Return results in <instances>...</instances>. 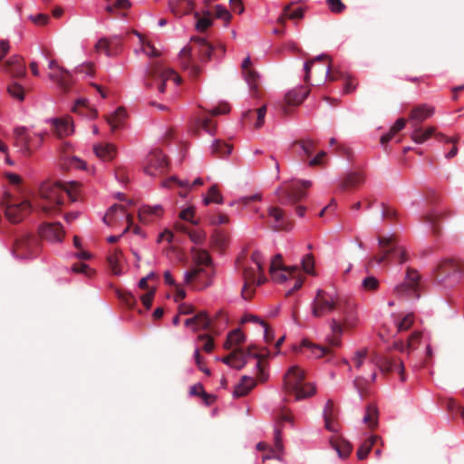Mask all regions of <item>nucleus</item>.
I'll return each mask as SVG.
<instances>
[{"label": "nucleus", "mask_w": 464, "mask_h": 464, "mask_svg": "<svg viewBox=\"0 0 464 464\" xmlns=\"http://www.w3.org/2000/svg\"><path fill=\"white\" fill-rule=\"evenodd\" d=\"M245 342V334L240 329H236L229 333L224 343V348L231 349L233 346L239 345Z\"/></svg>", "instance_id": "obj_44"}, {"label": "nucleus", "mask_w": 464, "mask_h": 464, "mask_svg": "<svg viewBox=\"0 0 464 464\" xmlns=\"http://www.w3.org/2000/svg\"><path fill=\"white\" fill-rule=\"evenodd\" d=\"M303 14L304 12L302 8H296L295 10L291 11L290 5H286L284 8L283 14L278 18V23L284 24L286 18L300 19L303 17Z\"/></svg>", "instance_id": "obj_55"}, {"label": "nucleus", "mask_w": 464, "mask_h": 464, "mask_svg": "<svg viewBox=\"0 0 464 464\" xmlns=\"http://www.w3.org/2000/svg\"><path fill=\"white\" fill-rule=\"evenodd\" d=\"M250 259L256 267L248 265L243 266L244 285L241 295L246 300L253 296L256 285H260L266 281V277L264 275V257L260 251L255 250L251 254Z\"/></svg>", "instance_id": "obj_4"}, {"label": "nucleus", "mask_w": 464, "mask_h": 464, "mask_svg": "<svg viewBox=\"0 0 464 464\" xmlns=\"http://www.w3.org/2000/svg\"><path fill=\"white\" fill-rule=\"evenodd\" d=\"M126 116L124 108L119 107L111 115L107 117V121L114 130L119 128Z\"/></svg>", "instance_id": "obj_50"}, {"label": "nucleus", "mask_w": 464, "mask_h": 464, "mask_svg": "<svg viewBox=\"0 0 464 464\" xmlns=\"http://www.w3.org/2000/svg\"><path fill=\"white\" fill-rule=\"evenodd\" d=\"M121 45L122 36L115 34L100 39L95 45V49L97 52H103L107 56H116L120 53Z\"/></svg>", "instance_id": "obj_18"}, {"label": "nucleus", "mask_w": 464, "mask_h": 464, "mask_svg": "<svg viewBox=\"0 0 464 464\" xmlns=\"http://www.w3.org/2000/svg\"><path fill=\"white\" fill-rule=\"evenodd\" d=\"M294 145H299L304 155L309 158L315 150V141L313 140H299L294 142Z\"/></svg>", "instance_id": "obj_57"}, {"label": "nucleus", "mask_w": 464, "mask_h": 464, "mask_svg": "<svg viewBox=\"0 0 464 464\" xmlns=\"http://www.w3.org/2000/svg\"><path fill=\"white\" fill-rule=\"evenodd\" d=\"M363 421L366 423L369 428L374 429L378 423V410L373 405H368L366 408V412L363 417Z\"/></svg>", "instance_id": "obj_51"}, {"label": "nucleus", "mask_w": 464, "mask_h": 464, "mask_svg": "<svg viewBox=\"0 0 464 464\" xmlns=\"http://www.w3.org/2000/svg\"><path fill=\"white\" fill-rule=\"evenodd\" d=\"M250 347H251V353L246 355L244 358V360H242L241 357L238 356L236 360L233 361L231 367H233L237 370H241L247 362L248 358H250V357L256 358V359H257V361L256 362V378L258 379L259 382H264L266 380L267 374L265 372L264 362L261 359L262 355L258 353L253 352V350L255 349L254 346H250Z\"/></svg>", "instance_id": "obj_19"}, {"label": "nucleus", "mask_w": 464, "mask_h": 464, "mask_svg": "<svg viewBox=\"0 0 464 464\" xmlns=\"http://www.w3.org/2000/svg\"><path fill=\"white\" fill-rule=\"evenodd\" d=\"M381 440L378 436H372L366 439L359 447L357 450V458L361 460L364 459L369 452L371 451L373 445L377 442V440Z\"/></svg>", "instance_id": "obj_46"}, {"label": "nucleus", "mask_w": 464, "mask_h": 464, "mask_svg": "<svg viewBox=\"0 0 464 464\" xmlns=\"http://www.w3.org/2000/svg\"><path fill=\"white\" fill-rule=\"evenodd\" d=\"M311 186L309 180H293L278 188L276 193L282 204H295L306 196L305 189Z\"/></svg>", "instance_id": "obj_9"}, {"label": "nucleus", "mask_w": 464, "mask_h": 464, "mask_svg": "<svg viewBox=\"0 0 464 464\" xmlns=\"http://www.w3.org/2000/svg\"><path fill=\"white\" fill-rule=\"evenodd\" d=\"M305 373L297 365L288 369L284 375V391L286 394H294L295 401L313 396L316 388L314 383L304 382Z\"/></svg>", "instance_id": "obj_3"}, {"label": "nucleus", "mask_w": 464, "mask_h": 464, "mask_svg": "<svg viewBox=\"0 0 464 464\" xmlns=\"http://www.w3.org/2000/svg\"><path fill=\"white\" fill-rule=\"evenodd\" d=\"M316 61H326L325 68L322 72L325 73V75L329 79V81L335 82L338 79L345 78V76L341 72L333 71L332 64H331V59L327 55L322 54V55H319L304 63V72L305 73H304V80L305 82H309L311 67L314 64V63Z\"/></svg>", "instance_id": "obj_15"}, {"label": "nucleus", "mask_w": 464, "mask_h": 464, "mask_svg": "<svg viewBox=\"0 0 464 464\" xmlns=\"http://www.w3.org/2000/svg\"><path fill=\"white\" fill-rule=\"evenodd\" d=\"M212 321L208 317L206 312H200L194 315L193 317L188 318L185 321V325L187 327H190L194 332L198 330L208 329Z\"/></svg>", "instance_id": "obj_27"}, {"label": "nucleus", "mask_w": 464, "mask_h": 464, "mask_svg": "<svg viewBox=\"0 0 464 464\" xmlns=\"http://www.w3.org/2000/svg\"><path fill=\"white\" fill-rule=\"evenodd\" d=\"M266 113V105L256 110H247L242 115V121L245 125L252 126L254 129H260L265 122Z\"/></svg>", "instance_id": "obj_23"}, {"label": "nucleus", "mask_w": 464, "mask_h": 464, "mask_svg": "<svg viewBox=\"0 0 464 464\" xmlns=\"http://www.w3.org/2000/svg\"><path fill=\"white\" fill-rule=\"evenodd\" d=\"M172 79L179 84L181 78L170 68H166L160 62H151L148 64L144 75V86L151 89L157 83L160 93H164L167 81Z\"/></svg>", "instance_id": "obj_5"}, {"label": "nucleus", "mask_w": 464, "mask_h": 464, "mask_svg": "<svg viewBox=\"0 0 464 464\" xmlns=\"http://www.w3.org/2000/svg\"><path fill=\"white\" fill-rule=\"evenodd\" d=\"M93 151L103 161L113 160L117 154L116 147L111 143H98L93 146Z\"/></svg>", "instance_id": "obj_31"}, {"label": "nucleus", "mask_w": 464, "mask_h": 464, "mask_svg": "<svg viewBox=\"0 0 464 464\" xmlns=\"http://www.w3.org/2000/svg\"><path fill=\"white\" fill-rule=\"evenodd\" d=\"M363 182L364 177L362 173L351 172L343 177L339 183L338 188L341 191H346L356 188L357 186L362 184Z\"/></svg>", "instance_id": "obj_30"}, {"label": "nucleus", "mask_w": 464, "mask_h": 464, "mask_svg": "<svg viewBox=\"0 0 464 464\" xmlns=\"http://www.w3.org/2000/svg\"><path fill=\"white\" fill-rule=\"evenodd\" d=\"M194 266L184 275L185 284L195 290H203L212 284L213 274L207 268L213 266L209 253L205 249L191 248Z\"/></svg>", "instance_id": "obj_2"}, {"label": "nucleus", "mask_w": 464, "mask_h": 464, "mask_svg": "<svg viewBox=\"0 0 464 464\" xmlns=\"http://www.w3.org/2000/svg\"><path fill=\"white\" fill-rule=\"evenodd\" d=\"M139 36L140 44H142V51L150 57L160 56V52L157 50L149 41H146L144 37L138 32H134Z\"/></svg>", "instance_id": "obj_56"}, {"label": "nucleus", "mask_w": 464, "mask_h": 464, "mask_svg": "<svg viewBox=\"0 0 464 464\" xmlns=\"http://www.w3.org/2000/svg\"><path fill=\"white\" fill-rule=\"evenodd\" d=\"M49 78L52 81H54L61 89L63 91H68L72 84V75L71 72L65 68H58V70H54L49 73Z\"/></svg>", "instance_id": "obj_29"}, {"label": "nucleus", "mask_w": 464, "mask_h": 464, "mask_svg": "<svg viewBox=\"0 0 464 464\" xmlns=\"http://www.w3.org/2000/svg\"><path fill=\"white\" fill-rule=\"evenodd\" d=\"M118 213L121 215V218H125L128 222V226L123 231V233H126L130 229V227L132 225V218L129 214H127L124 207L117 204L112 205L103 217V221L109 226L113 225L114 217Z\"/></svg>", "instance_id": "obj_25"}, {"label": "nucleus", "mask_w": 464, "mask_h": 464, "mask_svg": "<svg viewBox=\"0 0 464 464\" xmlns=\"http://www.w3.org/2000/svg\"><path fill=\"white\" fill-rule=\"evenodd\" d=\"M434 113V107L429 106L427 104H421L414 107L411 111L410 120L412 121H416L417 123H420L426 119L432 116Z\"/></svg>", "instance_id": "obj_33"}, {"label": "nucleus", "mask_w": 464, "mask_h": 464, "mask_svg": "<svg viewBox=\"0 0 464 464\" xmlns=\"http://www.w3.org/2000/svg\"><path fill=\"white\" fill-rule=\"evenodd\" d=\"M193 2L190 0H169V7L176 16H182L193 9Z\"/></svg>", "instance_id": "obj_35"}, {"label": "nucleus", "mask_w": 464, "mask_h": 464, "mask_svg": "<svg viewBox=\"0 0 464 464\" xmlns=\"http://www.w3.org/2000/svg\"><path fill=\"white\" fill-rule=\"evenodd\" d=\"M39 244L37 237L28 233H21L14 239L13 255L20 259L33 258L39 252Z\"/></svg>", "instance_id": "obj_8"}, {"label": "nucleus", "mask_w": 464, "mask_h": 464, "mask_svg": "<svg viewBox=\"0 0 464 464\" xmlns=\"http://www.w3.org/2000/svg\"><path fill=\"white\" fill-rule=\"evenodd\" d=\"M343 301L336 295L319 289L311 304L312 314L314 317H323L334 310L338 311Z\"/></svg>", "instance_id": "obj_6"}, {"label": "nucleus", "mask_w": 464, "mask_h": 464, "mask_svg": "<svg viewBox=\"0 0 464 464\" xmlns=\"http://www.w3.org/2000/svg\"><path fill=\"white\" fill-rule=\"evenodd\" d=\"M256 386V382L252 377L244 375L241 378L240 382L236 386L234 390L235 397H242L246 395L254 387Z\"/></svg>", "instance_id": "obj_41"}, {"label": "nucleus", "mask_w": 464, "mask_h": 464, "mask_svg": "<svg viewBox=\"0 0 464 464\" xmlns=\"http://www.w3.org/2000/svg\"><path fill=\"white\" fill-rule=\"evenodd\" d=\"M54 131L59 137L68 136L73 132L72 119L67 117L53 121Z\"/></svg>", "instance_id": "obj_39"}, {"label": "nucleus", "mask_w": 464, "mask_h": 464, "mask_svg": "<svg viewBox=\"0 0 464 464\" xmlns=\"http://www.w3.org/2000/svg\"><path fill=\"white\" fill-rule=\"evenodd\" d=\"M121 256V251L118 249H114V251L111 254H110L107 257L110 269L114 275H120L121 273V270L119 266Z\"/></svg>", "instance_id": "obj_53"}, {"label": "nucleus", "mask_w": 464, "mask_h": 464, "mask_svg": "<svg viewBox=\"0 0 464 464\" xmlns=\"http://www.w3.org/2000/svg\"><path fill=\"white\" fill-rule=\"evenodd\" d=\"M269 272L274 281L283 283L290 277H295V275L299 273V267L297 266H283L282 268L275 270V264H273L270 266Z\"/></svg>", "instance_id": "obj_24"}, {"label": "nucleus", "mask_w": 464, "mask_h": 464, "mask_svg": "<svg viewBox=\"0 0 464 464\" xmlns=\"http://www.w3.org/2000/svg\"><path fill=\"white\" fill-rule=\"evenodd\" d=\"M87 100L82 99L76 102L73 111L82 114L86 117L95 118L98 114L95 109H92L87 104Z\"/></svg>", "instance_id": "obj_49"}, {"label": "nucleus", "mask_w": 464, "mask_h": 464, "mask_svg": "<svg viewBox=\"0 0 464 464\" xmlns=\"http://www.w3.org/2000/svg\"><path fill=\"white\" fill-rule=\"evenodd\" d=\"M314 256L312 254L305 255L302 259L303 270L307 274L314 275Z\"/></svg>", "instance_id": "obj_60"}, {"label": "nucleus", "mask_w": 464, "mask_h": 464, "mask_svg": "<svg viewBox=\"0 0 464 464\" xmlns=\"http://www.w3.org/2000/svg\"><path fill=\"white\" fill-rule=\"evenodd\" d=\"M232 150V146L217 140L211 146V152L217 158H223L229 155Z\"/></svg>", "instance_id": "obj_48"}, {"label": "nucleus", "mask_w": 464, "mask_h": 464, "mask_svg": "<svg viewBox=\"0 0 464 464\" xmlns=\"http://www.w3.org/2000/svg\"><path fill=\"white\" fill-rule=\"evenodd\" d=\"M241 72L245 81L246 82L250 88L251 92L253 93V95L256 96L259 74L254 69L252 61L249 56L244 59L241 64Z\"/></svg>", "instance_id": "obj_21"}, {"label": "nucleus", "mask_w": 464, "mask_h": 464, "mask_svg": "<svg viewBox=\"0 0 464 464\" xmlns=\"http://www.w3.org/2000/svg\"><path fill=\"white\" fill-rule=\"evenodd\" d=\"M198 47V53L201 62H208L212 54L215 46L207 42L204 38L194 37L192 39Z\"/></svg>", "instance_id": "obj_34"}, {"label": "nucleus", "mask_w": 464, "mask_h": 464, "mask_svg": "<svg viewBox=\"0 0 464 464\" xmlns=\"http://www.w3.org/2000/svg\"><path fill=\"white\" fill-rule=\"evenodd\" d=\"M440 218V214L435 212L427 214L423 217V221L430 226L434 235H438L440 233V228L437 227V222Z\"/></svg>", "instance_id": "obj_58"}, {"label": "nucleus", "mask_w": 464, "mask_h": 464, "mask_svg": "<svg viewBox=\"0 0 464 464\" xmlns=\"http://www.w3.org/2000/svg\"><path fill=\"white\" fill-rule=\"evenodd\" d=\"M196 16L198 17L196 28L199 32L206 31L208 27L212 24V17L209 13L206 14L204 16L199 17L197 14Z\"/></svg>", "instance_id": "obj_59"}, {"label": "nucleus", "mask_w": 464, "mask_h": 464, "mask_svg": "<svg viewBox=\"0 0 464 464\" xmlns=\"http://www.w3.org/2000/svg\"><path fill=\"white\" fill-rule=\"evenodd\" d=\"M192 47H184L179 53L180 63L182 67L189 71V73L193 77H197L199 73V68L198 65L192 63L191 57Z\"/></svg>", "instance_id": "obj_32"}, {"label": "nucleus", "mask_w": 464, "mask_h": 464, "mask_svg": "<svg viewBox=\"0 0 464 464\" xmlns=\"http://www.w3.org/2000/svg\"><path fill=\"white\" fill-rule=\"evenodd\" d=\"M302 348H307L311 351L312 354L316 358H322L324 355L332 353L331 346H322L314 344L310 341L304 339L302 341L299 348H295V351H301Z\"/></svg>", "instance_id": "obj_36"}, {"label": "nucleus", "mask_w": 464, "mask_h": 464, "mask_svg": "<svg viewBox=\"0 0 464 464\" xmlns=\"http://www.w3.org/2000/svg\"><path fill=\"white\" fill-rule=\"evenodd\" d=\"M330 328L333 336L328 339V343L331 347H338L341 344L340 336L342 335L344 328L343 324L340 320L333 318L330 321Z\"/></svg>", "instance_id": "obj_37"}, {"label": "nucleus", "mask_w": 464, "mask_h": 464, "mask_svg": "<svg viewBox=\"0 0 464 464\" xmlns=\"http://www.w3.org/2000/svg\"><path fill=\"white\" fill-rule=\"evenodd\" d=\"M6 218L12 223L22 221L29 214L31 204L27 200L18 202L9 193H5L0 200Z\"/></svg>", "instance_id": "obj_10"}, {"label": "nucleus", "mask_w": 464, "mask_h": 464, "mask_svg": "<svg viewBox=\"0 0 464 464\" xmlns=\"http://www.w3.org/2000/svg\"><path fill=\"white\" fill-rule=\"evenodd\" d=\"M378 241L382 253L380 255L374 256L369 261V266H372L373 262H376L377 264H382L392 254H394V256L398 257L399 263L401 264L407 261L408 257L406 250L397 244V239L395 236L379 237Z\"/></svg>", "instance_id": "obj_7"}, {"label": "nucleus", "mask_w": 464, "mask_h": 464, "mask_svg": "<svg viewBox=\"0 0 464 464\" xmlns=\"http://www.w3.org/2000/svg\"><path fill=\"white\" fill-rule=\"evenodd\" d=\"M339 312L342 314V321L345 329L354 328L359 321L355 304L349 300H343Z\"/></svg>", "instance_id": "obj_20"}, {"label": "nucleus", "mask_w": 464, "mask_h": 464, "mask_svg": "<svg viewBox=\"0 0 464 464\" xmlns=\"http://www.w3.org/2000/svg\"><path fill=\"white\" fill-rule=\"evenodd\" d=\"M330 443L340 458H346L352 452L353 447L351 443L342 438H332Z\"/></svg>", "instance_id": "obj_40"}, {"label": "nucleus", "mask_w": 464, "mask_h": 464, "mask_svg": "<svg viewBox=\"0 0 464 464\" xmlns=\"http://www.w3.org/2000/svg\"><path fill=\"white\" fill-rule=\"evenodd\" d=\"M162 185L166 188H174V187H179V188H182L183 190L179 192V196H181V197H186L189 190L188 182L187 180H180L175 176L170 177L169 179H166Z\"/></svg>", "instance_id": "obj_45"}, {"label": "nucleus", "mask_w": 464, "mask_h": 464, "mask_svg": "<svg viewBox=\"0 0 464 464\" xmlns=\"http://www.w3.org/2000/svg\"><path fill=\"white\" fill-rule=\"evenodd\" d=\"M420 276L418 271L409 267L406 272L405 281L394 288V293L399 296L409 299L420 297Z\"/></svg>", "instance_id": "obj_11"}, {"label": "nucleus", "mask_w": 464, "mask_h": 464, "mask_svg": "<svg viewBox=\"0 0 464 464\" xmlns=\"http://www.w3.org/2000/svg\"><path fill=\"white\" fill-rule=\"evenodd\" d=\"M39 235L52 242H61L64 237V231L61 223H44L39 228Z\"/></svg>", "instance_id": "obj_22"}, {"label": "nucleus", "mask_w": 464, "mask_h": 464, "mask_svg": "<svg viewBox=\"0 0 464 464\" xmlns=\"http://www.w3.org/2000/svg\"><path fill=\"white\" fill-rule=\"evenodd\" d=\"M447 409L452 414H459L461 418L464 416V407L459 405L454 399L448 400Z\"/></svg>", "instance_id": "obj_62"}, {"label": "nucleus", "mask_w": 464, "mask_h": 464, "mask_svg": "<svg viewBox=\"0 0 464 464\" xmlns=\"http://www.w3.org/2000/svg\"><path fill=\"white\" fill-rule=\"evenodd\" d=\"M217 203V204H222L223 203V197L219 193L217 185H213L210 187L208 192V196L204 198L203 203L204 205L208 206L210 203Z\"/></svg>", "instance_id": "obj_54"}, {"label": "nucleus", "mask_w": 464, "mask_h": 464, "mask_svg": "<svg viewBox=\"0 0 464 464\" xmlns=\"http://www.w3.org/2000/svg\"><path fill=\"white\" fill-rule=\"evenodd\" d=\"M14 146L24 157H31L35 150L34 139L24 127H16L13 131Z\"/></svg>", "instance_id": "obj_14"}, {"label": "nucleus", "mask_w": 464, "mask_h": 464, "mask_svg": "<svg viewBox=\"0 0 464 464\" xmlns=\"http://www.w3.org/2000/svg\"><path fill=\"white\" fill-rule=\"evenodd\" d=\"M251 353V347H247V349L244 350L241 348H236L232 353H230L227 356L222 358V362L225 364H227L231 367V364L234 360H236L238 356L241 357L242 360Z\"/></svg>", "instance_id": "obj_52"}, {"label": "nucleus", "mask_w": 464, "mask_h": 464, "mask_svg": "<svg viewBox=\"0 0 464 464\" xmlns=\"http://www.w3.org/2000/svg\"><path fill=\"white\" fill-rule=\"evenodd\" d=\"M413 322H414V318H413V314H409L405 315L397 324L398 331L399 332H402V331L409 330L411 327V325L413 324Z\"/></svg>", "instance_id": "obj_63"}, {"label": "nucleus", "mask_w": 464, "mask_h": 464, "mask_svg": "<svg viewBox=\"0 0 464 464\" xmlns=\"http://www.w3.org/2000/svg\"><path fill=\"white\" fill-rule=\"evenodd\" d=\"M406 124V120L403 118L398 119L395 123L391 127L390 130L381 137L382 145H386L394 135L401 130Z\"/></svg>", "instance_id": "obj_47"}, {"label": "nucleus", "mask_w": 464, "mask_h": 464, "mask_svg": "<svg viewBox=\"0 0 464 464\" xmlns=\"http://www.w3.org/2000/svg\"><path fill=\"white\" fill-rule=\"evenodd\" d=\"M463 274V267L455 259H445L441 261L434 271V276L439 283H444L451 279L453 283L459 281Z\"/></svg>", "instance_id": "obj_12"}, {"label": "nucleus", "mask_w": 464, "mask_h": 464, "mask_svg": "<svg viewBox=\"0 0 464 464\" xmlns=\"http://www.w3.org/2000/svg\"><path fill=\"white\" fill-rule=\"evenodd\" d=\"M309 90L304 86H300L289 91L285 96V104L282 107V112L285 116L291 113V106L300 105L308 96Z\"/></svg>", "instance_id": "obj_17"}, {"label": "nucleus", "mask_w": 464, "mask_h": 464, "mask_svg": "<svg viewBox=\"0 0 464 464\" xmlns=\"http://www.w3.org/2000/svg\"><path fill=\"white\" fill-rule=\"evenodd\" d=\"M166 156L160 149H153L144 161V172L151 177L162 175L168 169Z\"/></svg>", "instance_id": "obj_13"}, {"label": "nucleus", "mask_w": 464, "mask_h": 464, "mask_svg": "<svg viewBox=\"0 0 464 464\" xmlns=\"http://www.w3.org/2000/svg\"><path fill=\"white\" fill-rule=\"evenodd\" d=\"M9 94L17 99L18 101H23L24 98V88L18 83H12L8 86Z\"/></svg>", "instance_id": "obj_61"}, {"label": "nucleus", "mask_w": 464, "mask_h": 464, "mask_svg": "<svg viewBox=\"0 0 464 464\" xmlns=\"http://www.w3.org/2000/svg\"><path fill=\"white\" fill-rule=\"evenodd\" d=\"M212 241L218 247L223 248L228 243V236L222 231H218L212 237Z\"/></svg>", "instance_id": "obj_64"}, {"label": "nucleus", "mask_w": 464, "mask_h": 464, "mask_svg": "<svg viewBox=\"0 0 464 464\" xmlns=\"http://www.w3.org/2000/svg\"><path fill=\"white\" fill-rule=\"evenodd\" d=\"M421 334L420 332H414L411 334L407 341V343L403 342H395L394 348L400 352H407L410 353L414 349V344L420 340Z\"/></svg>", "instance_id": "obj_43"}, {"label": "nucleus", "mask_w": 464, "mask_h": 464, "mask_svg": "<svg viewBox=\"0 0 464 464\" xmlns=\"http://www.w3.org/2000/svg\"><path fill=\"white\" fill-rule=\"evenodd\" d=\"M4 69L14 78H21L25 74V64L19 56H14L6 61Z\"/></svg>", "instance_id": "obj_26"}, {"label": "nucleus", "mask_w": 464, "mask_h": 464, "mask_svg": "<svg viewBox=\"0 0 464 464\" xmlns=\"http://www.w3.org/2000/svg\"><path fill=\"white\" fill-rule=\"evenodd\" d=\"M79 184L77 182L70 183H44L40 187L39 195L40 199L38 207L42 212L46 215L56 214L61 210V207L63 205L64 194L72 201L77 200V189Z\"/></svg>", "instance_id": "obj_1"}, {"label": "nucleus", "mask_w": 464, "mask_h": 464, "mask_svg": "<svg viewBox=\"0 0 464 464\" xmlns=\"http://www.w3.org/2000/svg\"><path fill=\"white\" fill-rule=\"evenodd\" d=\"M162 213L163 208L160 205L144 206L139 211V218L143 223H149L152 220L153 217H160Z\"/></svg>", "instance_id": "obj_38"}, {"label": "nucleus", "mask_w": 464, "mask_h": 464, "mask_svg": "<svg viewBox=\"0 0 464 464\" xmlns=\"http://www.w3.org/2000/svg\"><path fill=\"white\" fill-rule=\"evenodd\" d=\"M374 363L383 373H389L394 371H398L401 377V381L404 382L406 380L404 365L401 360H394L391 357L384 355H376L374 359Z\"/></svg>", "instance_id": "obj_16"}, {"label": "nucleus", "mask_w": 464, "mask_h": 464, "mask_svg": "<svg viewBox=\"0 0 464 464\" xmlns=\"http://www.w3.org/2000/svg\"><path fill=\"white\" fill-rule=\"evenodd\" d=\"M435 132L434 127H429L426 130H423L421 127L414 125V130L411 133V139L419 144L425 142L428 139H430Z\"/></svg>", "instance_id": "obj_42"}, {"label": "nucleus", "mask_w": 464, "mask_h": 464, "mask_svg": "<svg viewBox=\"0 0 464 464\" xmlns=\"http://www.w3.org/2000/svg\"><path fill=\"white\" fill-rule=\"evenodd\" d=\"M269 216L274 219L272 225L275 230H289L292 227V223L287 221L284 211L276 207H271L268 212Z\"/></svg>", "instance_id": "obj_28"}]
</instances>
